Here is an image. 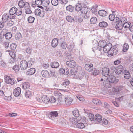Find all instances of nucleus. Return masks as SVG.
<instances>
[{
    "instance_id": "obj_29",
    "label": "nucleus",
    "mask_w": 133,
    "mask_h": 133,
    "mask_svg": "<svg viewBox=\"0 0 133 133\" xmlns=\"http://www.w3.org/2000/svg\"><path fill=\"white\" fill-rule=\"evenodd\" d=\"M124 76L125 78L127 79H129L130 77V75L129 72L127 70L124 71Z\"/></svg>"
},
{
    "instance_id": "obj_30",
    "label": "nucleus",
    "mask_w": 133,
    "mask_h": 133,
    "mask_svg": "<svg viewBox=\"0 0 133 133\" xmlns=\"http://www.w3.org/2000/svg\"><path fill=\"white\" fill-rule=\"evenodd\" d=\"M123 23H121V22L118 21L117 23L115 26V28L118 30H120L123 28Z\"/></svg>"
},
{
    "instance_id": "obj_17",
    "label": "nucleus",
    "mask_w": 133,
    "mask_h": 133,
    "mask_svg": "<svg viewBox=\"0 0 133 133\" xmlns=\"http://www.w3.org/2000/svg\"><path fill=\"white\" fill-rule=\"evenodd\" d=\"M21 89L19 87H17L16 88L14 91V95L16 97L19 96L21 92Z\"/></svg>"
},
{
    "instance_id": "obj_16",
    "label": "nucleus",
    "mask_w": 133,
    "mask_h": 133,
    "mask_svg": "<svg viewBox=\"0 0 133 133\" xmlns=\"http://www.w3.org/2000/svg\"><path fill=\"white\" fill-rule=\"evenodd\" d=\"M6 83L11 85L14 84V80L10 77L9 76H7L5 78Z\"/></svg>"
},
{
    "instance_id": "obj_1",
    "label": "nucleus",
    "mask_w": 133,
    "mask_h": 133,
    "mask_svg": "<svg viewBox=\"0 0 133 133\" xmlns=\"http://www.w3.org/2000/svg\"><path fill=\"white\" fill-rule=\"evenodd\" d=\"M54 95L57 97L58 102L59 103H61L64 101V96L58 91H55L54 93Z\"/></svg>"
},
{
    "instance_id": "obj_22",
    "label": "nucleus",
    "mask_w": 133,
    "mask_h": 133,
    "mask_svg": "<svg viewBox=\"0 0 133 133\" xmlns=\"http://www.w3.org/2000/svg\"><path fill=\"white\" fill-rule=\"evenodd\" d=\"M58 40L57 38H54L51 42V45L53 48L56 47L58 44Z\"/></svg>"
},
{
    "instance_id": "obj_50",
    "label": "nucleus",
    "mask_w": 133,
    "mask_h": 133,
    "mask_svg": "<svg viewBox=\"0 0 133 133\" xmlns=\"http://www.w3.org/2000/svg\"><path fill=\"white\" fill-rule=\"evenodd\" d=\"M74 116L75 117H78L79 116V111L77 110H75L73 111Z\"/></svg>"
},
{
    "instance_id": "obj_8",
    "label": "nucleus",
    "mask_w": 133,
    "mask_h": 133,
    "mask_svg": "<svg viewBox=\"0 0 133 133\" xmlns=\"http://www.w3.org/2000/svg\"><path fill=\"white\" fill-rule=\"evenodd\" d=\"M70 83V81L68 79L65 80L64 82L60 85L61 87L63 89H66L69 87V84Z\"/></svg>"
},
{
    "instance_id": "obj_28",
    "label": "nucleus",
    "mask_w": 133,
    "mask_h": 133,
    "mask_svg": "<svg viewBox=\"0 0 133 133\" xmlns=\"http://www.w3.org/2000/svg\"><path fill=\"white\" fill-rule=\"evenodd\" d=\"M75 9L76 11L79 12L81 11L82 9L81 4L80 3H78L76 4L75 6Z\"/></svg>"
},
{
    "instance_id": "obj_35",
    "label": "nucleus",
    "mask_w": 133,
    "mask_h": 133,
    "mask_svg": "<svg viewBox=\"0 0 133 133\" xmlns=\"http://www.w3.org/2000/svg\"><path fill=\"white\" fill-rule=\"evenodd\" d=\"M59 66V64L56 62H54L51 63V66L52 68H57Z\"/></svg>"
},
{
    "instance_id": "obj_12",
    "label": "nucleus",
    "mask_w": 133,
    "mask_h": 133,
    "mask_svg": "<svg viewBox=\"0 0 133 133\" xmlns=\"http://www.w3.org/2000/svg\"><path fill=\"white\" fill-rule=\"evenodd\" d=\"M66 64L70 68H74L76 65V62L74 60L67 61Z\"/></svg>"
},
{
    "instance_id": "obj_27",
    "label": "nucleus",
    "mask_w": 133,
    "mask_h": 133,
    "mask_svg": "<svg viewBox=\"0 0 133 133\" xmlns=\"http://www.w3.org/2000/svg\"><path fill=\"white\" fill-rule=\"evenodd\" d=\"M106 43V42L104 40H100L98 43V46L100 48H103L105 46Z\"/></svg>"
},
{
    "instance_id": "obj_42",
    "label": "nucleus",
    "mask_w": 133,
    "mask_h": 133,
    "mask_svg": "<svg viewBox=\"0 0 133 133\" xmlns=\"http://www.w3.org/2000/svg\"><path fill=\"white\" fill-rule=\"evenodd\" d=\"M90 24H95L97 22V19L96 17H94L91 18L90 19Z\"/></svg>"
},
{
    "instance_id": "obj_39",
    "label": "nucleus",
    "mask_w": 133,
    "mask_h": 133,
    "mask_svg": "<svg viewBox=\"0 0 133 133\" xmlns=\"http://www.w3.org/2000/svg\"><path fill=\"white\" fill-rule=\"evenodd\" d=\"M30 6L29 4H28V6L27 7H25V12L27 14H29L32 13V11L31 9H30Z\"/></svg>"
},
{
    "instance_id": "obj_43",
    "label": "nucleus",
    "mask_w": 133,
    "mask_h": 133,
    "mask_svg": "<svg viewBox=\"0 0 133 133\" xmlns=\"http://www.w3.org/2000/svg\"><path fill=\"white\" fill-rule=\"evenodd\" d=\"M66 9L67 11L70 12H72L74 10V8L72 5H70L67 6Z\"/></svg>"
},
{
    "instance_id": "obj_32",
    "label": "nucleus",
    "mask_w": 133,
    "mask_h": 133,
    "mask_svg": "<svg viewBox=\"0 0 133 133\" xmlns=\"http://www.w3.org/2000/svg\"><path fill=\"white\" fill-rule=\"evenodd\" d=\"M98 14L100 16L102 17L105 16L107 14V12L103 10H99L98 12Z\"/></svg>"
},
{
    "instance_id": "obj_2",
    "label": "nucleus",
    "mask_w": 133,
    "mask_h": 133,
    "mask_svg": "<svg viewBox=\"0 0 133 133\" xmlns=\"http://www.w3.org/2000/svg\"><path fill=\"white\" fill-rule=\"evenodd\" d=\"M92 49L97 57H99L101 55H103V51L102 48L99 47H94Z\"/></svg>"
},
{
    "instance_id": "obj_49",
    "label": "nucleus",
    "mask_w": 133,
    "mask_h": 133,
    "mask_svg": "<svg viewBox=\"0 0 133 133\" xmlns=\"http://www.w3.org/2000/svg\"><path fill=\"white\" fill-rule=\"evenodd\" d=\"M66 20L68 22H72L74 21L73 18L71 16H67L66 17Z\"/></svg>"
},
{
    "instance_id": "obj_15",
    "label": "nucleus",
    "mask_w": 133,
    "mask_h": 133,
    "mask_svg": "<svg viewBox=\"0 0 133 133\" xmlns=\"http://www.w3.org/2000/svg\"><path fill=\"white\" fill-rule=\"evenodd\" d=\"M123 67L122 65H119L116 68L115 73L117 74H119L123 71Z\"/></svg>"
},
{
    "instance_id": "obj_52",
    "label": "nucleus",
    "mask_w": 133,
    "mask_h": 133,
    "mask_svg": "<svg viewBox=\"0 0 133 133\" xmlns=\"http://www.w3.org/2000/svg\"><path fill=\"white\" fill-rule=\"evenodd\" d=\"M51 2L52 5L54 6H57L58 4V0H51Z\"/></svg>"
},
{
    "instance_id": "obj_56",
    "label": "nucleus",
    "mask_w": 133,
    "mask_h": 133,
    "mask_svg": "<svg viewBox=\"0 0 133 133\" xmlns=\"http://www.w3.org/2000/svg\"><path fill=\"white\" fill-rule=\"evenodd\" d=\"M78 70V69H74L73 70H71V74L72 75H74V76L75 75H77L76 74L77 73Z\"/></svg>"
},
{
    "instance_id": "obj_53",
    "label": "nucleus",
    "mask_w": 133,
    "mask_h": 133,
    "mask_svg": "<svg viewBox=\"0 0 133 133\" xmlns=\"http://www.w3.org/2000/svg\"><path fill=\"white\" fill-rule=\"evenodd\" d=\"M99 70H98L94 68L93 71L92 73L93 75H97L99 74Z\"/></svg>"
},
{
    "instance_id": "obj_61",
    "label": "nucleus",
    "mask_w": 133,
    "mask_h": 133,
    "mask_svg": "<svg viewBox=\"0 0 133 133\" xmlns=\"http://www.w3.org/2000/svg\"><path fill=\"white\" fill-rule=\"evenodd\" d=\"M15 37L16 39H19L21 37V35L20 33H17L16 34Z\"/></svg>"
},
{
    "instance_id": "obj_51",
    "label": "nucleus",
    "mask_w": 133,
    "mask_h": 133,
    "mask_svg": "<svg viewBox=\"0 0 133 133\" xmlns=\"http://www.w3.org/2000/svg\"><path fill=\"white\" fill-rule=\"evenodd\" d=\"M35 3L38 5L37 6L39 7V5L42 4V0H36L35 2Z\"/></svg>"
},
{
    "instance_id": "obj_20",
    "label": "nucleus",
    "mask_w": 133,
    "mask_h": 133,
    "mask_svg": "<svg viewBox=\"0 0 133 133\" xmlns=\"http://www.w3.org/2000/svg\"><path fill=\"white\" fill-rule=\"evenodd\" d=\"M58 115V113L57 111H52L50 112L49 116V118L53 120L54 117L57 116Z\"/></svg>"
},
{
    "instance_id": "obj_57",
    "label": "nucleus",
    "mask_w": 133,
    "mask_h": 133,
    "mask_svg": "<svg viewBox=\"0 0 133 133\" xmlns=\"http://www.w3.org/2000/svg\"><path fill=\"white\" fill-rule=\"evenodd\" d=\"M41 10L39 9H37L35 11V13L36 15L37 16H39L40 12Z\"/></svg>"
},
{
    "instance_id": "obj_54",
    "label": "nucleus",
    "mask_w": 133,
    "mask_h": 133,
    "mask_svg": "<svg viewBox=\"0 0 133 133\" xmlns=\"http://www.w3.org/2000/svg\"><path fill=\"white\" fill-rule=\"evenodd\" d=\"M74 57V56L71 54H69L66 57V59H68L69 61H71L72 59Z\"/></svg>"
},
{
    "instance_id": "obj_33",
    "label": "nucleus",
    "mask_w": 133,
    "mask_h": 133,
    "mask_svg": "<svg viewBox=\"0 0 133 133\" xmlns=\"http://www.w3.org/2000/svg\"><path fill=\"white\" fill-rule=\"evenodd\" d=\"M9 16L8 14H4L2 16V21L4 22H6L8 20Z\"/></svg>"
},
{
    "instance_id": "obj_23",
    "label": "nucleus",
    "mask_w": 133,
    "mask_h": 133,
    "mask_svg": "<svg viewBox=\"0 0 133 133\" xmlns=\"http://www.w3.org/2000/svg\"><path fill=\"white\" fill-rule=\"evenodd\" d=\"M18 9L15 7H14L11 8L9 11V13L11 15H13L17 11Z\"/></svg>"
},
{
    "instance_id": "obj_26",
    "label": "nucleus",
    "mask_w": 133,
    "mask_h": 133,
    "mask_svg": "<svg viewBox=\"0 0 133 133\" xmlns=\"http://www.w3.org/2000/svg\"><path fill=\"white\" fill-rule=\"evenodd\" d=\"M42 76L45 77H48L50 76L49 73L46 70H43L41 72Z\"/></svg>"
},
{
    "instance_id": "obj_59",
    "label": "nucleus",
    "mask_w": 133,
    "mask_h": 133,
    "mask_svg": "<svg viewBox=\"0 0 133 133\" xmlns=\"http://www.w3.org/2000/svg\"><path fill=\"white\" fill-rule=\"evenodd\" d=\"M123 26L125 28H129L130 25L127 22L123 23Z\"/></svg>"
},
{
    "instance_id": "obj_3",
    "label": "nucleus",
    "mask_w": 133,
    "mask_h": 133,
    "mask_svg": "<svg viewBox=\"0 0 133 133\" xmlns=\"http://www.w3.org/2000/svg\"><path fill=\"white\" fill-rule=\"evenodd\" d=\"M118 52V48L115 46H112L110 50L108 52V56L109 57H111L115 55Z\"/></svg>"
},
{
    "instance_id": "obj_41",
    "label": "nucleus",
    "mask_w": 133,
    "mask_h": 133,
    "mask_svg": "<svg viewBox=\"0 0 133 133\" xmlns=\"http://www.w3.org/2000/svg\"><path fill=\"white\" fill-rule=\"evenodd\" d=\"M92 101L95 104L98 105H100L101 104V101L99 99H93Z\"/></svg>"
},
{
    "instance_id": "obj_44",
    "label": "nucleus",
    "mask_w": 133,
    "mask_h": 133,
    "mask_svg": "<svg viewBox=\"0 0 133 133\" xmlns=\"http://www.w3.org/2000/svg\"><path fill=\"white\" fill-rule=\"evenodd\" d=\"M35 20L34 17L32 16H30L28 17L27 18V21L29 23H33Z\"/></svg>"
},
{
    "instance_id": "obj_37",
    "label": "nucleus",
    "mask_w": 133,
    "mask_h": 133,
    "mask_svg": "<svg viewBox=\"0 0 133 133\" xmlns=\"http://www.w3.org/2000/svg\"><path fill=\"white\" fill-rule=\"evenodd\" d=\"M50 3L49 0H44L42 1V5L44 7L48 6Z\"/></svg>"
},
{
    "instance_id": "obj_55",
    "label": "nucleus",
    "mask_w": 133,
    "mask_h": 133,
    "mask_svg": "<svg viewBox=\"0 0 133 133\" xmlns=\"http://www.w3.org/2000/svg\"><path fill=\"white\" fill-rule=\"evenodd\" d=\"M50 103H54L56 101V98L53 96L51 97L50 98Z\"/></svg>"
},
{
    "instance_id": "obj_9",
    "label": "nucleus",
    "mask_w": 133,
    "mask_h": 133,
    "mask_svg": "<svg viewBox=\"0 0 133 133\" xmlns=\"http://www.w3.org/2000/svg\"><path fill=\"white\" fill-rule=\"evenodd\" d=\"M102 74L105 77H107L109 74L110 70L108 68L104 67L102 69Z\"/></svg>"
},
{
    "instance_id": "obj_64",
    "label": "nucleus",
    "mask_w": 133,
    "mask_h": 133,
    "mask_svg": "<svg viewBox=\"0 0 133 133\" xmlns=\"http://www.w3.org/2000/svg\"><path fill=\"white\" fill-rule=\"evenodd\" d=\"M22 13V10L21 9H18L17 11L16 12V15L18 16L21 15Z\"/></svg>"
},
{
    "instance_id": "obj_7",
    "label": "nucleus",
    "mask_w": 133,
    "mask_h": 133,
    "mask_svg": "<svg viewBox=\"0 0 133 133\" xmlns=\"http://www.w3.org/2000/svg\"><path fill=\"white\" fill-rule=\"evenodd\" d=\"M109 82L116 83L119 81L118 79H116V77L113 75H109L107 78Z\"/></svg>"
},
{
    "instance_id": "obj_10",
    "label": "nucleus",
    "mask_w": 133,
    "mask_h": 133,
    "mask_svg": "<svg viewBox=\"0 0 133 133\" xmlns=\"http://www.w3.org/2000/svg\"><path fill=\"white\" fill-rule=\"evenodd\" d=\"M29 3L28 2H25L23 0H21L19 1L18 3V6L20 8H22L25 7H27Z\"/></svg>"
},
{
    "instance_id": "obj_63",
    "label": "nucleus",
    "mask_w": 133,
    "mask_h": 133,
    "mask_svg": "<svg viewBox=\"0 0 133 133\" xmlns=\"http://www.w3.org/2000/svg\"><path fill=\"white\" fill-rule=\"evenodd\" d=\"M45 10L47 11H52L53 10V8L52 6L49 7H47L45 8Z\"/></svg>"
},
{
    "instance_id": "obj_34",
    "label": "nucleus",
    "mask_w": 133,
    "mask_h": 133,
    "mask_svg": "<svg viewBox=\"0 0 133 133\" xmlns=\"http://www.w3.org/2000/svg\"><path fill=\"white\" fill-rule=\"evenodd\" d=\"M129 48V46L128 43H125L123 44V48L122 51L124 52H125L127 51Z\"/></svg>"
},
{
    "instance_id": "obj_6",
    "label": "nucleus",
    "mask_w": 133,
    "mask_h": 133,
    "mask_svg": "<svg viewBox=\"0 0 133 133\" xmlns=\"http://www.w3.org/2000/svg\"><path fill=\"white\" fill-rule=\"evenodd\" d=\"M60 46L63 49H65L67 47V44L65 42V39L64 38H62L59 39Z\"/></svg>"
},
{
    "instance_id": "obj_31",
    "label": "nucleus",
    "mask_w": 133,
    "mask_h": 133,
    "mask_svg": "<svg viewBox=\"0 0 133 133\" xmlns=\"http://www.w3.org/2000/svg\"><path fill=\"white\" fill-rule=\"evenodd\" d=\"M21 85V87L24 89H28L30 87L29 84L28 82H24Z\"/></svg>"
},
{
    "instance_id": "obj_5",
    "label": "nucleus",
    "mask_w": 133,
    "mask_h": 133,
    "mask_svg": "<svg viewBox=\"0 0 133 133\" xmlns=\"http://www.w3.org/2000/svg\"><path fill=\"white\" fill-rule=\"evenodd\" d=\"M20 65L21 69L24 70L27 69L28 66V63L26 60H23L21 61Z\"/></svg>"
},
{
    "instance_id": "obj_21",
    "label": "nucleus",
    "mask_w": 133,
    "mask_h": 133,
    "mask_svg": "<svg viewBox=\"0 0 133 133\" xmlns=\"http://www.w3.org/2000/svg\"><path fill=\"white\" fill-rule=\"evenodd\" d=\"M73 101L72 99L70 97H67L65 98V103L67 105H71Z\"/></svg>"
},
{
    "instance_id": "obj_19",
    "label": "nucleus",
    "mask_w": 133,
    "mask_h": 133,
    "mask_svg": "<svg viewBox=\"0 0 133 133\" xmlns=\"http://www.w3.org/2000/svg\"><path fill=\"white\" fill-rule=\"evenodd\" d=\"M93 65L91 63L90 64H86L85 65V68L86 70L88 71L91 72L92 71L93 69Z\"/></svg>"
},
{
    "instance_id": "obj_45",
    "label": "nucleus",
    "mask_w": 133,
    "mask_h": 133,
    "mask_svg": "<svg viewBox=\"0 0 133 133\" xmlns=\"http://www.w3.org/2000/svg\"><path fill=\"white\" fill-rule=\"evenodd\" d=\"M5 36L6 39H9L12 37V34L10 32L6 33L5 34Z\"/></svg>"
},
{
    "instance_id": "obj_47",
    "label": "nucleus",
    "mask_w": 133,
    "mask_h": 133,
    "mask_svg": "<svg viewBox=\"0 0 133 133\" xmlns=\"http://www.w3.org/2000/svg\"><path fill=\"white\" fill-rule=\"evenodd\" d=\"M88 9V8L82 7L81 11L82 13L83 14H86L87 13Z\"/></svg>"
},
{
    "instance_id": "obj_48",
    "label": "nucleus",
    "mask_w": 133,
    "mask_h": 133,
    "mask_svg": "<svg viewBox=\"0 0 133 133\" xmlns=\"http://www.w3.org/2000/svg\"><path fill=\"white\" fill-rule=\"evenodd\" d=\"M76 127L80 129H82L85 127L84 124L82 123H79L76 125Z\"/></svg>"
},
{
    "instance_id": "obj_18",
    "label": "nucleus",
    "mask_w": 133,
    "mask_h": 133,
    "mask_svg": "<svg viewBox=\"0 0 133 133\" xmlns=\"http://www.w3.org/2000/svg\"><path fill=\"white\" fill-rule=\"evenodd\" d=\"M124 90V87L122 86H120L119 87H116L114 89V91L116 92H123Z\"/></svg>"
},
{
    "instance_id": "obj_14",
    "label": "nucleus",
    "mask_w": 133,
    "mask_h": 133,
    "mask_svg": "<svg viewBox=\"0 0 133 133\" xmlns=\"http://www.w3.org/2000/svg\"><path fill=\"white\" fill-rule=\"evenodd\" d=\"M7 32V30L6 29H4L1 32L0 34V43L3 41L5 34Z\"/></svg>"
},
{
    "instance_id": "obj_24",
    "label": "nucleus",
    "mask_w": 133,
    "mask_h": 133,
    "mask_svg": "<svg viewBox=\"0 0 133 133\" xmlns=\"http://www.w3.org/2000/svg\"><path fill=\"white\" fill-rule=\"evenodd\" d=\"M95 119L96 123H98L102 120V116L99 114H97L95 116Z\"/></svg>"
},
{
    "instance_id": "obj_11",
    "label": "nucleus",
    "mask_w": 133,
    "mask_h": 133,
    "mask_svg": "<svg viewBox=\"0 0 133 133\" xmlns=\"http://www.w3.org/2000/svg\"><path fill=\"white\" fill-rule=\"evenodd\" d=\"M112 47V45L111 44L109 43L108 44L105 45L104 47L103 48V51L105 52H108L110 50L111 48ZM108 55V53H107Z\"/></svg>"
},
{
    "instance_id": "obj_46",
    "label": "nucleus",
    "mask_w": 133,
    "mask_h": 133,
    "mask_svg": "<svg viewBox=\"0 0 133 133\" xmlns=\"http://www.w3.org/2000/svg\"><path fill=\"white\" fill-rule=\"evenodd\" d=\"M25 95L26 98H29L32 95L31 92L29 90L25 92Z\"/></svg>"
},
{
    "instance_id": "obj_4",
    "label": "nucleus",
    "mask_w": 133,
    "mask_h": 133,
    "mask_svg": "<svg viewBox=\"0 0 133 133\" xmlns=\"http://www.w3.org/2000/svg\"><path fill=\"white\" fill-rule=\"evenodd\" d=\"M85 75V73L84 71L83 70H81L78 71V73L77 75L74 76V77L75 78L81 80L83 78Z\"/></svg>"
},
{
    "instance_id": "obj_13",
    "label": "nucleus",
    "mask_w": 133,
    "mask_h": 133,
    "mask_svg": "<svg viewBox=\"0 0 133 133\" xmlns=\"http://www.w3.org/2000/svg\"><path fill=\"white\" fill-rule=\"evenodd\" d=\"M42 101L44 103L48 104L50 103V98L46 95H44L42 97Z\"/></svg>"
},
{
    "instance_id": "obj_40",
    "label": "nucleus",
    "mask_w": 133,
    "mask_h": 133,
    "mask_svg": "<svg viewBox=\"0 0 133 133\" xmlns=\"http://www.w3.org/2000/svg\"><path fill=\"white\" fill-rule=\"evenodd\" d=\"M6 52H8L9 53V55L12 58H15L16 57L15 52L13 51H11L9 50H7Z\"/></svg>"
},
{
    "instance_id": "obj_62",
    "label": "nucleus",
    "mask_w": 133,
    "mask_h": 133,
    "mask_svg": "<svg viewBox=\"0 0 133 133\" xmlns=\"http://www.w3.org/2000/svg\"><path fill=\"white\" fill-rule=\"evenodd\" d=\"M26 52L28 54H30L32 51V49L30 47H28L26 49Z\"/></svg>"
},
{
    "instance_id": "obj_36",
    "label": "nucleus",
    "mask_w": 133,
    "mask_h": 133,
    "mask_svg": "<svg viewBox=\"0 0 133 133\" xmlns=\"http://www.w3.org/2000/svg\"><path fill=\"white\" fill-rule=\"evenodd\" d=\"M99 25L101 27L105 28L108 26V24L105 21H102L99 23Z\"/></svg>"
},
{
    "instance_id": "obj_38",
    "label": "nucleus",
    "mask_w": 133,
    "mask_h": 133,
    "mask_svg": "<svg viewBox=\"0 0 133 133\" xmlns=\"http://www.w3.org/2000/svg\"><path fill=\"white\" fill-rule=\"evenodd\" d=\"M12 69L16 73H18L20 70L19 66L17 65H16L13 66Z\"/></svg>"
},
{
    "instance_id": "obj_58",
    "label": "nucleus",
    "mask_w": 133,
    "mask_h": 133,
    "mask_svg": "<svg viewBox=\"0 0 133 133\" xmlns=\"http://www.w3.org/2000/svg\"><path fill=\"white\" fill-rule=\"evenodd\" d=\"M16 47V45L14 43H12L11 44L10 46V48L12 50H14L15 49Z\"/></svg>"
},
{
    "instance_id": "obj_25",
    "label": "nucleus",
    "mask_w": 133,
    "mask_h": 133,
    "mask_svg": "<svg viewBox=\"0 0 133 133\" xmlns=\"http://www.w3.org/2000/svg\"><path fill=\"white\" fill-rule=\"evenodd\" d=\"M36 70L34 68H31L29 69L26 74L27 75H30L33 74L35 72Z\"/></svg>"
},
{
    "instance_id": "obj_60",
    "label": "nucleus",
    "mask_w": 133,
    "mask_h": 133,
    "mask_svg": "<svg viewBox=\"0 0 133 133\" xmlns=\"http://www.w3.org/2000/svg\"><path fill=\"white\" fill-rule=\"evenodd\" d=\"M115 16L113 14H110L109 16V18L111 21H113L115 19Z\"/></svg>"
}]
</instances>
